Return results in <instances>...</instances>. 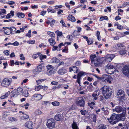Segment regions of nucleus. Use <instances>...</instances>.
<instances>
[{
	"label": "nucleus",
	"mask_w": 129,
	"mask_h": 129,
	"mask_svg": "<svg viewBox=\"0 0 129 129\" xmlns=\"http://www.w3.org/2000/svg\"><path fill=\"white\" fill-rule=\"evenodd\" d=\"M47 33L48 35L51 37V38H52L53 39H55V34L53 32L48 31L47 32Z\"/></svg>",
	"instance_id": "26"
},
{
	"label": "nucleus",
	"mask_w": 129,
	"mask_h": 129,
	"mask_svg": "<svg viewBox=\"0 0 129 129\" xmlns=\"http://www.w3.org/2000/svg\"><path fill=\"white\" fill-rule=\"evenodd\" d=\"M103 95L106 99H108L112 94V90L109 86H104L101 88Z\"/></svg>",
	"instance_id": "1"
},
{
	"label": "nucleus",
	"mask_w": 129,
	"mask_h": 129,
	"mask_svg": "<svg viewBox=\"0 0 129 129\" xmlns=\"http://www.w3.org/2000/svg\"><path fill=\"white\" fill-rule=\"evenodd\" d=\"M57 50L58 51H59L60 50V49L59 48L58 49L57 46H53V49H52V50L53 51L55 50Z\"/></svg>",
	"instance_id": "54"
},
{
	"label": "nucleus",
	"mask_w": 129,
	"mask_h": 129,
	"mask_svg": "<svg viewBox=\"0 0 129 129\" xmlns=\"http://www.w3.org/2000/svg\"><path fill=\"white\" fill-rule=\"evenodd\" d=\"M96 129H107V127L105 125L102 124L98 126Z\"/></svg>",
	"instance_id": "20"
},
{
	"label": "nucleus",
	"mask_w": 129,
	"mask_h": 129,
	"mask_svg": "<svg viewBox=\"0 0 129 129\" xmlns=\"http://www.w3.org/2000/svg\"><path fill=\"white\" fill-rule=\"evenodd\" d=\"M114 68V67L110 64H108L107 65V68L106 70H109V69H111L113 68Z\"/></svg>",
	"instance_id": "36"
},
{
	"label": "nucleus",
	"mask_w": 129,
	"mask_h": 129,
	"mask_svg": "<svg viewBox=\"0 0 129 129\" xmlns=\"http://www.w3.org/2000/svg\"><path fill=\"white\" fill-rule=\"evenodd\" d=\"M23 55L22 54H20V59L21 60H25V57L23 56Z\"/></svg>",
	"instance_id": "55"
},
{
	"label": "nucleus",
	"mask_w": 129,
	"mask_h": 129,
	"mask_svg": "<svg viewBox=\"0 0 129 129\" xmlns=\"http://www.w3.org/2000/svg\"><path fill=\"white\" fill-rule=\"evenodd\" d=\"M59 61V60L57 58L55 57H53L51 60V62L52 63H57Z\"/></svg>",
	"instance_id": "27"
},
{
	"label": "nucleus",
	"mask_w": 129,
	"mask_h": 129,
	"mask_svg": "<svg viewBox=\"0 0 129 129\" xmlns=\"http://www.w3.org/2000/svg\"><path fill=\"white\" fill-rule=\"evenodd\" d=\"M107 71L108 74H113L115 72H116V71L118 72V71L116 70L115 68H114L111 69L107 70Z\"/></svg>",
	"instance_id": "16"
},
{
	"label": "nucleus",
	"mask_w": 129,
	"mask_h": 129,
	"mask_svg": "<svg viewBox=\"0 0 129 129\" xmlns=\"http://www.w3.org/2000/svg\"><path fill=\"white\" fill-rule=\"evenodd\" d=\"M126 108H124L123 110V112L122 114L117 115L118 121L121 120L122 121L124 120L125 119V114H126Z\"/></svg>",
	"instance_id": "7"
},
{
	"label": "nucleus",
	"mask_w": 129,
	"mask_h": 129,
	"mask_svg": "<svg viewBox=\"0 0 129 129\" xmlns=\"http://www.w3.org/2000/svg\"><path fill=\"white\" fill-rule=\"evenodd\" d=\"M23 94L25 97H27L28 95L29 94L28 91L27 90H25V92H24Z\"/></svg>",
	"instance_id": "49"
},
{
	"label": "nucleus",
	"mask_w": 129,
	"mask_h": 129,
	"mask_svg": "<svg viewBox=\"0 0 129 129\" xmlns=\"http://www.w3.org/2000/svg\"><path fill=\"white\" fill-rule=\"evenodd\" d=\"M44 69L43 67L42 66L41 64L38 66L36 69V71L37 72H41L42 71L43 69Z\"/></svg>",
	"instance_id": "25"
},
{
	"label": "nucleus",
	"mask_w": 129,
	"mask_h": 129,
	"mask_svg": "<svg viewBox=\"0 0 129 129\" xmlns=\"http://www.w3.org/2000/svg\"><path fill=\"white\" fill-rule=\"evenodd\" d=\"M125 49V48H124L119 51V54L122 55H125V54H127V51Z\"/></svg>",
	"instance_id": "15"
},
{
	"label": "nucleus",
	"mask_w": 129,
	"mask_h": 129,
	"mask_svg": "<svg viewBox=\"0 0 129 129\" xmlns=\"http://www.w3.org/2000/svg\"><path fill=\"white\" fill-rule=\"evenodd\" d=\"M96 58V56L95 54L91 55L90 56V58L91 61V63H93L95 60V58Z\"/></svg>",
	"instance_id": "29"
},
{
	"label": "nucleus",
	"mask_w": 129,
	"mask_h": 129,
	"mask_svg": "<svg viewBox=\"0 0 129 129\" xmlns=\"http://www.w3.org/2000/svg\"><path fill=\"white\" fill-rule=\"evenodd\" d=\"M22 117L23 119H26L28 118L29 117L28 115L26 114H24L22 116Z\"/></svg>",
	"instance_id": "58"
},
{
	"label": "nucleus",
	"mask_w": 129,
	"mask_h": 129,
	"mask_svg": "<svg viewBox=\"0 0 129 129\" xmlns=\"http://www.w3.org/2000/svg\"><path fill=\"white\" fill-rule=\"evenodd\" d=\"M55 39H53L52 38L49 39L48 42L50 43V45L52 46L54 45L56 43L55 41Z\"/></svg>",
	"instance_id": "19"
},
{
	"label": "nucleus",
	"mask_w": 129,
	"mask_h": 129,
	"mask_svg": "<svg viewBox=\"0 0 129 129\" xmlns=\"http://www.w3.org/2000/svg\"><path fill=\"white\" fill-rule=\"evenodd\" d=\"M12 45L14 46H18L19 45V42L17 41H15L14 43H12Z\"/></svg>",
	"instance_id": "63"
},
{
	"label": "nucleus",
	"mask_w": 129,
	"mask_h": 129,
	"mask_svg": "<svg viewBox=\"0 0 129 129\" xmlns=\"http://www.w3.org/2000/svg\"><path fill=\"white\" fill-rule=\"evenodd\" d=\"M33 98H36L38 100H40L42 98V96L40 94H35L32 96Z\"/></svg>",
	"instance_id": "14"
},
{
	"label": "nucleus",
	"mask_w": 129,
	"mask_h": 129,
	"mask_svg": "<svg viewBox=\"0 0 129 129\" xmlns=\"http://www.w3.org/2000/svg\"><path fill=\"white\" fill-rule=\"evenodd\" d=\"M47 10L48 13L51 12V13H54L56 12V10L54 9H50L48 8Z\"/></svg>",
	"instance_id": "46"
},
{
	"label": "nucleus",
	"mask_w": 129,
	"mask_h": 129,
	"mask_svg": "<svg viewBox=\"0 0 129 129\" xmlns=\"http://www.w3.org/2000/svg\"><path fill=\"white\" fill-rule=\"evenodd\" d=\"M46 12V11H43L41 12L40 15L44 16Z\"/></svg>",
	"instance_id": "62"
},
{
	"label": "nucleus",
	"mask_w": 129,
	"mask_h": 129,
	"mask_svg": "<svg viewBox=\"0 0 129 129\" xmlns=\"http://www.w3.org/2000/svg\"><path fill=\"white\" fill-rule=\"evenodd\" d=\"M104 99V97L103 96L100 95L98 97V100L99 101H101Z\"/></svg>",
	"instance_id": "56"
},
{
	"label": "nucleus",
	"mask_w": 129,
	"mask_h": 129,
	"mask_svg": "<svg viewBox=\"0 0 129 129\" xmlns=\"http://www.w3.org/2000/svg\"><path fill=\"white\" fill-rule=\"evenodd\" d=\"M16 29L14 27H11L10 29V33H15L16 32Z\"/></svg>",
	"instance_id": "34"
},
{
	"label": "nucleus",
	"mask_w": 129,
	"mask_h": 129,
	"mask_svg": "<svg viewBox=\"0 0 129 129\" xmlns=\"http://www.w3.org/2000/svg\"><path fill=\"white\" fill-rule=\"evenodd\" d=\"M61 117V114H57L54 116L55 120L56 121L60 120Z\"/></svg>",
	"instance_id": "21"
},
{
	"label": "nucleus",
	"mask_w": 129,
	"mask_h": 129,
	"mask_svg": "<svg viewBox=\"0 0 129 129\" xmlns=\"http://www.w3.org/2000/svg\"><path fill=\"white\" fill-rule=\"evenodd\" d=\"M108 110V109L106 107H103L101 108V110L103 111L104 113L106 115H108L109 113V112Z\"/></svg>",
	"instance_id": "22"
},
{
	"label": "nucleus",
	"mask_w": 129,
	"mask_h": 129,
	"mask_svg": "<svg viewBox=\"0 0 129 129\" xmlns=\"http://www.w3.org/2000/svg\"><path fill=\"white\" fill-rule=\"evenodd\" d=\"M124 108V107H122L120 106H118L116 107L115 109H113L114 111H115L118 113H120L123 111V110Z\"/></svg>",
	"instance_id": "11"
},
{
	"label": "nucleus",
	"mask_w": 129,
	"mask_h": 129,
	"mask_svg": "<svg viewBox=\"0 0 129 129\" xmlns=\"http://www.w3.org/2000/svg\"><path fill=\"white\" fill-rule=\"evenodd\" d=\"M121 19V17L119 16L118 15L115 18V19L116 21L118 20H120Z\"/></svg>",
	"instance_id": "64"
},
{
	"label": "nucleus",
	"mask_w": 129,
	"mask_h": 129,
	"mask_svg": "<svg viewBox=\"0 0 129 129\" xmlns=\"http://www.w3.org/2000/svg\"><path fill=\"white\" fill-rule=\"evenodd\" d=\"M12 93V94L11 95V96L13 97H16L20 93H19L17 90L14 89L11 92Z\"/></svg>",
	"instance_id": "17"
},
{
	"label": "nucleus",
	"mask_w": 129,
	"mask_h": 129,
	"mask_svg": "<svg viewBox=\"0 0 129 129\" xmlns=\"http://www.w3.org/2000/svg\"><path fill=\"white\" fill-rule=\"evenodd\" d=\"M117 115L113 114L110 119H108V120L109 122L112 124H116L118 122V118H117Z\"/></svg>",
	"instance_id": "5"
},
{
	"label": "nucleus",
	"mask_w": 129,
	"mask_h": 129,
	"mask_svg": "<svg viewBox=\"0 0 129 129\" xmlns=\"http://www.w3.org/2000/svg\"><path fill=\"white\" fill-rule=\"evenodd\" d=\"M6 14V11L5 9H2L1 11H0V15H2L3 14Z\"/></svg>",
	"instance_id": "45"
},
{
	"label": "nucleus",
	"mask_w": 129,
	"mask_h": 129,
	"mask_svg": "<svg viewBox=\"0 0 129 129\" xmlns=\"http://www.w3.org/2000/svg\"><path fill=\"white\" fill-rule=\"evenodd\" d=\"M42 112L40 110H37L35 112V113L37 115H39L41 114Z\"/></svg>",
	"instance_id": "59"
},
{
	"label": "nucleus",
	"mask_w": 129,
	"mask_h": 129,
	"mask_svg": "<svg viewBox=\"0 0 129 129\" xmlns=\"http://www.w3.org/2000/svg\"><path fill=\"white\" fill-rule=\"evenodd\" d=\"M41 53L40 52H38L37 54H33V57L35 59L38 57L39 56H40V55Z\"/></svg>",
	"instance_id": "41"
},
{
	"label": "nucleus",
	"mask_w": 129,
	"mask_h": 129,
	"mask_svg": "<svg viewBox=\"0 0 129 129\" xmlns=\"http://www.w3.org/2000/svg\"><path fill=\"white\" fill-rule=\"evenodd\" d=\"M115 46L116 49L119 51L124 48H125L124 45L121 43H118L115 45Z\"/></svg>",
	"instance_id": "12"
},
{
	"label": "nucleus",
	"mask_w": 129,
	"mask_h": 129,
	"mask_svg": "<svg viewBox=\"0 0 129 129\" xmlns=\"http://www.w3.org/2000/svg\"><path fill=\"white\" fill-rule=\"evenodd\" d=\"M95 76L98 78H100L101 79H102L100 77H97L96 76ZM112 79V78L111 76L108 75L104 74L101 80L105 82H109V83H111V81Z\"/></svg>",
	"instance_id": "3"
},
{
	"label": "nucleus",
	"mask_w": 129,
	"mask_h": 129,
	"mask_svg": "<svg viewBox=\"0 0 129 129\" xmlns=\"http://www.w3.org/2000/svg\"><path fill=\"white\" fill-rule=\"evenodd\" d=\"M62 6L61 5H60L59 6L56 5L54 7L55 10L56 11L57 10H58V9L61 8Z\"/></svg>",
	"instance_id": "47"
},
{
	"label": "nucleus",
	"mask_w": 129,
	"mask_h": 129,
	"mask_svg": "<svg viewBox=\"0 0 129 129\" xmlns=\"http://www.w3.org/2000/svg\"><path fill=\"white\" fill-rule=\"evenodd\" d=\"M12 80V79L11 78H5L3 80L2 84L5 86H7L10 84Z\"/></svg>",
	"instance_id": "9"
},
{
	"label": "nucleus",
	"mask_w": 129,
	"mask_h": 129,
	"mask_svg": "<svg viewBox=\"0 0 129 129\" xmlns=\"http://www.w3.org/2000/svg\"><path fill=\"white\" fill-rule=\"evenodd\" d=\"M95 104V103L93 102H91L90 103H88V105L89 107L92 109H93V107Z\"/></svg>",
	"instance_id": "33"
},
{
	"label": "nucleus",
	"mask_w": 129,
	"mask_h": 129,
	"mask_svg": "<svg viewBox=\"0 0 129 129\" xmlns=\"http://www.w3.org/2000/svg\"><path fill=\"white\" fill-rule=\"evenodd\" d=\"M6 3L9 5H11L13 4H15V2L14 1H11L7 2H6Z\"/></svg>",
	"instance_id": "50"
},
{
	"label": "nucleus",
	"mask_w": 129,
	"mask_h": 129,
	"mask_svg": "<svg viewBox=\"0 0 129 129\" xmlns=\"http://www.w3.org/2000/svg\"><path fill=\"white\" fill-rule=\"evenodd\" d=\"M68 19L72 22H75L76 21V19L74 17L71 15H69Z\"/></svg>",
	"instance_id": "18"
},
{
	"label": "nucleus",
	"mask_w": 129,
	"mask_h": 129,
	"mask_svg": "<svg viewBox=\"0 0 129 129\" xmlns=\"http://www.w3.org/2000/svg\"><path fill=\"white\" fill-rule=\"evenodd\" d=\"M86 112V111L85 110H83L80 111V112L81 113V114L83 115H85Z\"/></svg>",
	"instance_id": "57"
},
{
	"label": "nucleus",
	"mask_w": 129,
	"mask_h": 129,
	"mask_svg": "<svg viewBox=\"0 0 129 129\" xmlns=\"http://www.w3.org/2000/svg\"><path fill=\"white\" fill-rule=\"evenodd\" d=\"M16 90L19 93H22L23 92V89L21 87L18 88Z\"/></svg>",
	"instance_id": "48"
},
{
	"label": "nucleus",
	"mask_w": 129,
	"mask_h": 129,
	"mask_svg": "<svg viewBox=\"0 0 129 129\" xmlns=\"http://www.w3.org/2000/svg\"><path fill=\"white\" fill-rule=\"evenodd\" d=\"M55 33L57 34L58 36H60L62 35V33L61 31H59L58 30L55 31Z\"/></svg>",
	"instance_id": "40"
},
{
	"label": "nucleus",
	"mask_w": 129,
	"mask_h": 129,
	"mask_svg": "<svg viewBox=\"0 0 129 129\" xmlns=\"http://www.w3.org/2000/svg\"><path fill=\"white\" fill-rule=\"evenodd\" d=\"M96 35L99 41L101 40V36L100 33L99 31H97V33L96 34Z\"/></svg>",
	"instance_id": "39"
},
{
	"label": "nucleus",
	"mask_w": 129,
	"mask_h": 129,
	"mask_svg": "<svg viewBox=\"0 0 129 129\" xmlns=\"http://www.w3.org/2000/svg\"><path fill=\"white\" fill-rule=\"evenodd\" d=\"M85 73L83 72H80L78 74L77 77L81 78V77L83 75H84Z\"/></svg>",
	"instance_id": "43"
},
{
	"label": "nucleus",
	"mask_w": 129,
	"mask_h": 129,
	"mask_svg": "<svg viewBox=\"0 0 129 129\" xmlns=\"http://www.w3.org/2000/svg\"><path fill=\"white\" fill-rule=\"evenodd\" d=\"M58 74L61 75H63L64 74V67L60 69L58 71Z\"/></svg>",
	"instance_id": "24"
},
{
	"label": "nucleus",
	"mask_w": 129,
	"mask_h": 129,
	"mask_svg": "<svg viewBox=\"0 0 129 129\" xmlns=\"http://www.w3.org/2000/svg\"><path fill=\"white\" fill-rule=\"evenodd\" d=\"M72 127L73 129H78V128L76 122H74L72 124Z\"/></svg>",
	"instance_id": "31"
},
{
	"label": "nucleus",
	"mask_w": 129,
	"mask_h": 129,
	"mask_svg": "<svg viewBox=\"0 0 129 129\" xmlns=\"http://www.w3.org/2000/svg\"><path fill=\"white\" fill-rule=\"evenodd\" d=\"M122 71L125 76L129 78V67L128 66L125 65L122 68Z\"/></svg>",
	"instance_id": "8"
},
{
	"label": "nucleus",
	"mask_w": 129,
	"mask_h": 129,
	"mask_svg": "<svg viewBox=\"0 0 129 129\" xmlns=\"http://www.w3.org/2000/svg\"><path fill=\"white\" fill-rule=\"evenodd\" d=\"M53 69L48 70H47V73H48L49 75H51L53 74L54 72V71L52 70Z\"/></svg>",
	"instance_id": "35"
},
{
	"label": "nucleus",
	"mask_w": 129,
	"mask_h": 129,
	"mask_svg": "<svg viewBox=\"0 0 129 129\" xmlns=\"http://www.w3.org/2000/svg\"><path fill=\"white\" fill-rule=\"evenodd\" d=\"M49 19L50 20V24L52 26V25H53L54 24L55 22V20L54 19L52 20V18H49Z\"/></svg>",
	"instance_id": "37"
},
{
	"label": "nucleus",
	"mask_w": 129,
	"mask_h": 129,
	"mask_svg": "<svg viewBox=\"0 0 129 129\" xmlns=\"http://www.w3.org/2000/svg\"><path fill=\"white\" fill-rule=\"evenodd\" d=\"M67 38L70 40H71L73 38L72 35H68L67 37Z\"/></svg>",
	"instance_id": "52"
},
{
	"label": "nucleus",
	"mask_w": 129,
	"mask_h": 129,
	"mask_svg": "<svg viewBox=\"0 0 129 129\" xmlns=\"http://www.w3.org/2000/svg\"><path fill=\"white\" fill-rule=\"evenodd\" d=\"M81 65V62L80 61H78L75 62V65L76 66H79Z\"/></svg>",
	"instance_id": "51"
},
{
	"label": "nucleus",
	"mask_w": 129,
	"mask_h": 129,
	"mask_svg": "<svg viewBox=\"0 0 129 129\" xmlns=\"http://www.w3.org/2000/svg\"><path fill=\"white\" fill-rule=\"evenodd\" d=\"M25 126L29 129H32L33 128L32 122L31 121H28L25 123Z\"/></svg>",
	"instance_id": "13"
},
{
	"label": "nucleus",
	"mask_w": 129,
	"mask_h": 129,
	"mask_svg": "<svg viewBox=\"0 0 129 129\" xmlns=\"http://www.w3.org/2000/svg\"><path fill=\"white\" fill-rule=\"evenodd\" d=\"M46 56L45 55H42V54H40L39 58L42 61H40V62H41L42 61V60L44 59H45L46 58Z\"/></svg>",
	"instance_id": "32"
},
{
	"label": "nucleus",
	"mask_w": 129,
	"mask_h": 129,
	"mask_svg": "<svg viewBox=\"0 0 129 129\" xmlns=\"http://www.w3.org/2000/svg\"><path fill=\"white\" fill-rule=\"evenodd\" d=\"M9 51L8 50H6L4 52V53L7 55H9Z\"/></svg>",
	"instance_id": "60"
},
{
	"label": "nucleus",
	"mask_w": 129,
	"mask_h": 129,
	"mask_svg": "<svg viewBox=\"0 0 129 129\" xmlns=\"http://www.w3.org/2000/svg\"><path fill=\"white\" fill-rule=\"evenodd\" d=\"M25 15L22 12H18L16 14V16L19 18H21L24 17Z\"/></svg>",
	"instance_id": "23"
},
{
	"label": "nucleus",
	"mask_w": 129,
	"mask_h": 129,
	"mask_svg": "<svg viewBox=\"0 0 129 129\" xmlns=\"http://www.w3.org/2000/svg\"><path fill=\"white\" fill-rule=\"evenodd\" d=\"M54 106H57L59 105V103L57 101H55L52 102L51 103Z\"/></svg>",
	"instance_id": "42"
},
{
	"label": "nucleus",
	"mask_w": 129,
	"mask_h": 129,
	"mask_svg": "<svg viewBox=\"0 0 129 129\" xmlns=\"http://www.w3.org/2000/svg\"><path fill=\"white\" fill-rule=\"evenodd\" d=\"M115 57V55L114 54H108L106 56V57H108L112 59Z\"/></svg>",
	"instance_id": "30"
},
{
	"label": "nucleus",
	"mask_w": 129,
	"mask_h": 129,
	"mask_svg": "<svg viewBox=\"0 0 129 129\" xmlns=\"http://www.w3.org/2000/svg\"><path fill=\"white\" fill-rule=\"evenodd\" d=\"M125 93L123 91L122 89L118 90L117 93V96L119 98L120 101H123L125 98Z\"/></svg>",
	"instance_id": "6"
},
{
	"label": "nucleus",
	"mask_w": 129,
	"mask_h": 129,
	"mask_svg": "<svg viewBox=\"0 0 129 129\" xmlns=\"http://www.w3.org/2000/svg\"><path fill=\"white\" fill-rule=\"evenodd\" d=\"M73 71H74V72L75 73H77L78 72V68L76 66H73Z\"/></svg>",
	"instance_id": "44"
},
{
	"label": "nucleus",
	"mask_w": 129,
	"mask_h": 129,
	"mask_svg": "<svg viewBox=\"0 0 129 129\" xmlns=\"http://www.w3.org/2000/svg\"><path fill=\"white\" fill-rule=\"evenodd\" d=\"M44 87L43 86L41 85H39L38 86H37V87H36L35 88V90L36 91H39L40 89H42Z\"/></svg>",
	"instance_id": "38"
},
{
	"label": "nucleus",
	"mask_w": 129,
	"mask_h": 129,
	"mask_svg": "<svg viewBox=\"0 0 129 129\" xmlns=\"http://www.w3.org/2000/svg\"><path fill=\"white\" fill-rule=\"evenodd\" d=\"M35 41L34 40L31 41H27V43L29 44H34L35 43Z\"/></svg>",
	"instance_id": "53"
},
{
	"label": "nucleus",
	"mask_w": 129,
	"mask_h": 129,
	"mask_svg": "<svg viewBox=\"0 0 129 129\" xmlns=\"http://www.w3.org/2000/svg\"><path fill=\"white\" fill-rule=\"evenodd\" d=\"M99 93L98 94L94 92L92 94V96L93 98V100H96L98 99V96L99 95Z\"/></svg>",
	"instance_id": "28"
},
{
	"label": "nucleus",
	"mask_w": 129,
	"mask_h": 129,
	"mask_svg": "<svg viewBox=\"0 0 129 129\" xmlns=\"http://www.w3.org/2000/svg\"><path fill=\"white\" fill-rule=\"evenodd\" d=\"M75 103L78 106L84 107L85 105V101L83 98L78 97L76 99Z\"/></svg>",
	"instance_id": "2"
},
{
	"label": "nucleus",
	"mask_w": 129,
	"mask_h": 129,
	"mask_svg": "<svg viewBox=\"0 0 129 129\" xmlns=\"http://www.w3.org/2000/svg\"><path fill=\"white\" fill-rule=\"evenodd\" d=\"M73 34L74 36H77L78 35V31L76 30H75L73 33Z\"/></svg>",
	"instance_id": "61"
},
{
	"label": "nucleus",
	"mask_w": 129,
	"mask_h": 129,
	"mask_svg": "<svg viewBox=\"0 0 129 129\" xmlns=\"http://www.w3.org/2000/svg\"><path fill=\"white\" fill-rule=\"evenodd\" d=\"M55 120L53 118H51L48 120L46 125L49 128H53L55 127Z\"/></svg>",
	"instance_id": "4"
},
{
	"label": "nucleus",
	"mask_w": 129,
	"mask_h": 129,
	"mask_svg": "<svg viewBox=\"0 0 129 129\" xmlns=\"http://www.w3.org/2000/svg\"><path fill=\"white\" fill-rule=\"evenodd\" d=\"M105 59L104 58H101L97 62L94 63L95 66L96 67L101 66L102 63H103L105 61Z\"/></svg>",
	"instance_id": "10"
}]
</instances>
